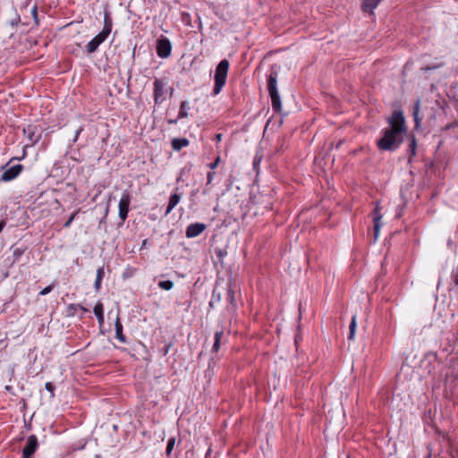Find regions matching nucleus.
Here are the masks:
<instances>
[{
    "instance_id": "nucleus-1",
    "label": "nucleus",
    "mask_w": 458,
    "mask_h": 458,
    "mask_svg": "<svg viewBox=\"0 0 458 458\" xmlns=\"http://www.w3.org/2000/svg\"><path fill=\"white\" fill-rule=\"evenodd\" d=\"M389 127L382 131V136L377 140V147L382 151H394L403 140L406 132L405 120L402 111L395 110L387 120Z\"/></svg>"
},
{
    "instance_id": "nucleus-2",
    "label": "nucleus",
    "mask_w": 458,
    "mask_h": 458,
    "mask_svg": "<svg viewBox=\"0 0 458 458\" xmlns=\"http://www.w3.org/2000/svg\"><path fill=\"white\" fill-rule=\"evenodd\" d=\"M113 28V21L108 12L104 13V26L102 30L95 36L86 46L88 53H94L98 47L106 40Z\"/></svg>"
},
{
    "instance_id": "nucleus-3",
    "label": "nucleus",
    "mask_w": 458,
    "mask_h": 458,
    "mask_svg": "<svg viewBox=\"0 0 458 458\" xmlns=\"http://www.w3.org/2000/svg\"><path fill=\"white\" fill-rule=\"evenodd\" d=\"M278 72L272 68L267 76V88L271 98V104L274 112L280 113L282 110V103L277 89Z\"/></svg>"
},
{
    "instance_id": "nucleus-4",
    "label": "nucleus",
    "mask_w": 458,
    "mask_h": 458,
    "mask_svg": "<svg viewBox=\"0 0 458 458\" xmlns=\"http://www.w3.org/2000/svg\"><path fill=\"white\" fill-rule=\"evenodd\" d=\"M228 68L229 62L226 59L222 60L218 64L214 75L215 85L212 92L213 96L218 95L224 88L226 81Z\"/></svg>"
},
{
    "instance_id": "nucleus-5",
    "label": "nucleus",
    "mask_w": 458,
    "mask_h": 458,
    "mask_svg": "<svg viewBox=\"0 0 458 458\" xmlns=\"http://www.w3.org/2000/svg\"><path fill=\"white\" fill-rule=\"evenodd\" d=\"M154 86V101L155 104L160 105L166 98V82L160 79H155Z\"/></svg>"
},
{
    "instance_id": "nucleus-6",
    "label": "nucleus",
    "mask_w": 458,
    "mask_h": 458,
    "mask_svg": "<svg viewBox=\"0 0 458 458\" xmlns=\"http://www.w3.org/2000/svg\"><path fill=\"white\" fill-rule=\"evenodd\" d=\"M131 203V195L127 191H124L122 194V197L119 201L118 208H119V217L122 222H124L127 218L129 207Z\"/></svg>"
},
{
    "instance_id": "nucleus-7",
    "label": "nucleus",
    "mask_w": 458,
    "mask_h": 458,
    "mask_svg": "<svg viewBox=\"0 0 458 458\" xmlns=\"http://www.w3.org/2000/svg\"><path fill=\"white\" fill-rule=\"evenodd\" d=\"M38 447V438L35 435L29 436L26 445L22 450L21 458H30Z\"/></svg>"
},
{
    "instance_id": "nucleus-8",
    "label": "nucleus",
    "mask_w": 458,
    "mask_h": 458,
    "mask_svg": "<svg viewBox=\"0 0 458 458\" xmlns=\"http://www.w3.org/2000/svg\"><path fill=\"white\" fill-rule=\"evenodd\" d=\"M171 43L167 38H162L157 41V54L161 58H166L171 55Z\"/></svg>"
},
{
    "instance_id": "nucleus-9",
    "label": "nucleus",
    "mask_w": 458,
    "mask_h": 458,
    "mask_svg": "<svg viewBox=\"0 0 458 458\" xmlns=\"http://www.w3.org/2000/svg\"><path fill=\"white\" fill-rule=\"evenodd\" d=\"M22 168L21 165H15L5 169L1 175V180L4 182H9L15 179L21 174Z\"/></svg>"
},
{
    "instance_id": "nucleus-10",
    "label": "nucleus",
    "mask_w": 458,
    "mask_h": 458,
    "mask_svg": "<svg viewBox=\"0 0 458 458\" xmlns=\"http://www.w3.org/2000/svg\"><path fill=\"white\" fill-rule=\"evenodd\" d=\"M206 227H207L206 225L203 223L191 224L186 228V232H185L186 237H188V238L197 237L205 231Z\"/></svg>"
},
{
    "instance_id": "nucleus-11",
    "label": "nucleus",
    "mask_w": 458,
    "mask_h": 458,
    "mask_svg": "<svg viewBox=\"0 0 458 458\" xmlns=\"http://www.w3.org/2000/svg\"><path fill=\"white\" fill-rule=\"evenodd\" d=\"M37 128L35 125L30 124L23 129V133L27 136L30 142L34 145L38 142L39 137H36Z\"/></svg>"
},
{
    "instance_id": "nucleus-12",
    "label": "nucleus",
    "mask_w": 458,
    "mask_h": 458,
    "mask_svg": "<svg viewBox=\"0 0 458 458\" xmlns=\"http://www.w3.org/2000/svg\"><path fill=\"white\" fill-rule=\"evenodd\" d=\"M181 200V195L178 193H174L169 198V202L165 210V215H168L180 202Z\"/></svg>"
},
{
    "instance_id": "nucleus-13",
    "label": "nucleus",
    "mask_w": 458,
    "mask_h": 458,
    "mask_svg": "<svg viewBox=\"0 0 458 458\" xmlns=\"http://www.w3.org/2000/svg\"><path fill=\"white\" fill-rule=\"evenodd\" d=\"M94 314L98 318L99 325L104 323V305L102 302L98 301L94 307Z\"/></svg>"
},
{
    "instance_id": "nucleus-14",
    "label": "nucleus",
    "mask_w": 458,
    "mask_h": 458,
    "mask_svg": "<svg viewBox=\"0 0 458 458\" xmlns=\"http://www.w3.org/2000/svg\"><path fill=\"white\" fill-rule=\"evenodd\" d=\"M381 0H363L362 10L364 12L372 13L377 8Z\"/></svg>"
},
{
    "instance_id": "nucleus-15",
    "label": "nucleus",
    "mask_w": 458,
    "mask_h": 458,
    "mask_svg": "<svg viewBox=\"0 0 458 458\" xmlns=\"http://www.w3.org/2000/svg\"><path fill=\"white\" fill-rule=\"evenodd\" d=\"M114 330H115L116 338L121 343H125L126 342V338H125V336L123 334V325H122L119 318H117L116 320H115Z\"/></svg>"
},
{
    "instance_id": "nucleus-16",
    "label": "nucleus",
    "mask_w": 458,
    "mask_h": 458,
    "mask_svg": "<svg viewBox=\"0 0 458 458\" xmlns=\"http://www.w3.org/2000/svg\"><path fill=\"white\" fill-rule=\"evenodd\" d=\"M189 145V140L185 138L174 139L172 141V147L174 150H180Z\"/></svg>"
},
{
    "instance_id": "nucleus-17",
    "label": "nucleus",
    "mask_w": 458,
    "mask_h": 458,
    "mask_svg": "<svg viewBox=\"0 0 458 458\" xmlns=\"http://www.w3.org/2000/svg\"><path fill=\"white\" fill-rule=\"evenodd\" d=\"M381 218H382V215H376L375 217H373L375 241L377 240L378 235H379V232H380V228H381V222H380Z\"/></svg>"
},
{
    "instance_id": "nucleus-18",
    "label": "nucleus",
    "mask_w": 458,
    "mask_h": 458,
    "mask_svg": "<svg viewBox=\"0 0 458 458\" xmlns=\"http://www.w3.org/2000/svg\"><path fill=\"white\" fill-rule=\"evenodd\" d=\"M104 274L105 273H104V268L103 267H99L97 270V276H96V280H95V283H94V287H95L96 291H98L100 289Z\"/></svg>"
},
{
    "instance_id": "nucleus-19",
    "label": "nucleus",
    "mask_w": 458,
    "mask_h": 458,
    "mask_svg": "<svg viewBox=\"0 0 458 458\" xmlns=\"http://www.w3.org/2000/svg\"><path fill=\"white\" fill-rule=\"evenodd\" d=\"M189 104L187 101H182L180 105L178 118L182 119L188 116Z\"/></svg>"
},
{
    "instance_id": "nucleus-20",
    "label": "nucleus",
    "mask_w": 458,
    "mask_h": 458,
    "mask_svg": "<svg viewBox=\"0 0 458 458\" xmlns=\"http://www.w3.org/2000/svg\"><path fill=\"white\" fill-rule=\"evenodd\" d=\"M77 310H81L83 311H87V310L83 306H81L80 304L72 303V304L68 305V307H67V310H66L67 316H73L76 313Z\"/></svg>"
},
{
    "instance_id": "nucleus-21",
    "label": "nucleus",
    "mask_w": 458,
    "mask_h": 458,
    "mask_svg": "<svg viewBox=\"0 0 458 458\" xmlns=\"http://www.w3.org/2000/svg\"><path fill=\"white\" fill-rule=\"evenodd\" d=\"M356 331V316H352L351 324L349 326V335L348 339L353 340Z\"/></svg>"
},
{
    "instance_id": "nucleus-22",
    "label": "nucleus",
    "mask_w": 458,
    "mask_h": 458,
    "mask_svg": "<svg viewBox=\"0 0 458 458\" xmlns=\"http://www.w3.org/2000/svg\"><path fill=\"white\" fill-rule=\"evenodd\" d=\"M416 148H417V141H416L415 137H412L409 143V151L411 153V156L409 157L410 162L411 160V157L416 155Z\"/></svg>"
},
{
    "instance_id": "nucleus-23",
    "label": "nucleus",
    "mask_w": 458,
    "mask_h": 458,
    "mask_svg": "<svg viewBox=\"0 0 458 458\" xmlns=\"http://www.w3.org/2000/svg\"><path fill=\"white\" fill-rule=\"evenodd\" d=\"M158 286L165 291H169L174 287V283L171 280L158 282Z\"/></svg>"
},
{
    "instance_id": "nucleus-24",
    "label": "nucleus",
    "mask_w": 458,
    "mask_h": 458,
    "mask_svg": "<svg viewBox=\"0 0 458 458\" xmlns=\"http://www.w3.org/2000/svg\"><path fill=\"white\" fill-rule=\"evenodd\" d=\"M222 335L223 333L222 332H216L215 334V343H214V345H213V350L215 352H217L218 349H219V346H220V341H221V338H222Z\"/></svg>"
},
{
    "instance_id": "nucleus-25",
    "label": "nucleus",
    "mask_w": 458,
    "mask_h": 458,
    "mask_svg": "<svg viewBox=\"0 0 458 458\" xmlns=\"http://www.w3.org/2000/svg\"><path fill=\"white\" fill-rule=\"evenodd\" d=\"M175 438L174 437H171L168 439V442H167V445H166V449H165V453L166 454L169 456L174 447V445H175Z\"/></svg>"
},
{
    "instance_id": "nucleus-26",
    "label": "nucleus",
    "mask_w": 458,
    "mask_h": 458,
    "mask_svg": "<svg viewBox=\"0 0 458 458\" xmlns=\"http://www.w3.org/2000/svg\"><path fill=\"white\" fill-rule=\"evenodd\" d=\"M23 253V250L20 249V248H16L13 250V262H16L18 261V259H20V257L22 255Z\"/></svg>"
},
{
    "instance_id": "nucleus-27",
    "label": "nucleus",
    "mask_w": 458,
    "mask_h": 458,
    "mask_svg": "<svg viewBox=\"0 0 458 458\" xmlns=\"http://www.w3.org/2000/svg\"><path fill=\"white\" fill-rule=\"evenodd\" d=\"M451 277L454 285L458 286V267L452 271Z\"/></svg>"
},
{
    "instance_id": "nucleus-28",
    "label": "nucleus",
    "mask_w": 458,
    "mask_h": 458,
    "mask_svg": "<svg viewBox=\"0 0 458 458\" xmlns=\"http://www.w3.org/2000/svg\"><path fill=\"white\" fill-rule=\"evenodd\" d=\"M54 286H55L54 284H50V285L45 287L44 289H42L39 292V295L44 296V295L48 294L54 289Z\"/></svg>"
},
{
    "instance_id": "nucleus-29",
    "label": "nucleus",
    "mask_w": 458,
    "mask_h": 458,
    "mask_svg": "<svg viewBox=\"0 0 458 458\" xmlns=\"http://www.w3.org/2000/svg\"><path fill=\"white\" fill-rule=\"evenodd\" d=\"M78 214V211L72 213L70 217L68 218V220L64 223V227H69L71 225V224L72 223V221L74 220L75 216H77Z\"/></svg>"
},
{
    "instance_id": "nucleus-30",
    "label": "nucleus",
    "mask_w": 458,
    "mask_h": 458,
    "mask_svg": "<svg viewBox=\"0 0 458 458\" xmlns=\"http://www.w3.org/2000/svg\"><path fill=\"white\" fill-rule=\"evenodd\" d=\"M45 388L51 394V396H54L55 386L51 382H47Z\"/></svg>"
},
{
    "instance_id": "nucleus-31",
    "label": "nucleus",
    "mask_w": 458,
    "mask_h": 458,
    "mask_svg": "<svg viewBox=\"0 0 458 458\" xmlns=\"http://www.w3.org/2000/svg\"><path fill=\"white\" fill-rule=\"evenodd\" d=\"M418 111H419V103H417L415 110L413 112V116H414V120H415L417 126L419 125V123H420V120L418 118Z\"/></svg>"
},
{
    "instance_id": "nucleus-32",
    "label": "nucleus",
    "mask_w": 458,
    "mask_h": 458,
    "mask_svg": "<svg viewBox=\"0 0 458 458\" xmlns=\"http://www.w3.org/2000/svg\"><path fill=\"white\" fill-rule=\"evenodd\" d=\"M220 162V157H217L215 162L208 165L210 169H215Z\"/></svg>"
},
{
    "instance_id": "nucleus-33",
    "label": "nucleus",
    "mask_w": 458,
    "mask_h": 458,
    "mask_svg": "<svg viewBox=\"0 0 458 458\" xmlns=\"http://www.w3.org/2000/svg\"><path fill=\"white\" fill-rule=\"evenodd\" d=\"M83 131V128L81 126L76 131H75V136H74V139H73V142H76L78 140V138H79V135L81 134V132Z\"/></svg>"
},
{
    "instance_id": "nucleus-34",
    "label": "nucleus",
    "mask_w": 458,
    "mask_h": 458,
    "mask_svg": "<svg viewBox=\"0 0 458 458\" xmlns=\"http://www.w3.org/2000/svg\"><path fill=\"white\" fill-rule=\"evenodd\" d=\"M214 175H215V173H213V172L208 173V183H210L213 181Z\"/></svg>"
},
{
    "instance_id": "nucleus-35",
    "label": "nucleus",
    "mask_w": 458,
    "mask_h": 458,
    "mask_svg": "<svg viewBox=\"0 0 458 458\" xmlns=\"http://www.w3.org/2000/svg\"><path fill=\"white\" fill-rule=\"evenodd\" d=\"M376 215H381L380 210H379V207H378V206H377V207L375 208V209H374V216H375Z\"/></svg>"
},
{
    "instance_id": "nucleus-36",
    "label": "nucleus",
    "mask_w": 458,
    "mask_h": 458,
    "mask_svg": "<svg viewBox=\"0 0 458 458\" xmlns=\"http://www.w3.org/2000/svg\"><path fill=\"white\" fill-rule=\"evenodd\" d=\"M456 455H458V452L456 450H452V452H451L452 458H455Z\"/></svg>"
},
{
    "instance_id": "nucleus-37",
    "label": "nucleus",
    "mask_w": 458,
    "mask_h": 458,
    "mask_svg": "<svg viewBox=\"0 0 458 458\" xmlns=\"http://www.w3.org/2000/svg\"><path fill=\"white\" fill-rule=\"evenodd\" d=\"M4 222H0V233L2 232V230L4 229Z\"/></svg>"
},
{
    "instance_id": "nucleus-38",
    "label": "nucleus",
    "mask_w": 458,
    "mask_h": 458,
    "mask_svg": "<svg viewBox=\"0 0 458 458\" xmlns=\"http://www.w3.org/2000/svg\"><path fill=\"white\" fill-rule=\"evenodd\" d=\"M233 292L231 290V301H230L231 306L233 305Z\"/></svg>"
},
{
    "instance_id": "nucleus-39",
    "label": "nucleus",
    "mask_w": 458,
    "mask_h": 458,
    "mask_svg": "<svg viewBox=\"0 0 458 458\" xmlns=\"http://www.w3.org/2000/svg\"><path fill=\"white\" fill-rule=\"evenodd\" d=\"M216 137V139H217L218 140H221V134H217Z\"/></svg>"
},
{
    "instance_id": "nucleus-40",
    "label": "nucleus",
    "mask_w": 458,
    "mask_h": 458,
    "mask_svg": "<svg viewBox=\"0 0 458 458\" xmlns=\"http://www.w3.org/2000/svg\"><path fill=\"white\" fill-rule=\"evenodd\" d=\"M429 69H430L429 67L421 68L422 71H428Z\"/></svg>"
},
{
    "instance_id": "nucleus-41",
    "label": "nucleus",
    "mask_w": 458,
    "mask_h": 458,
    "mask_svg": "<svg viewBox=\"0 0 458 458\" xmlns=\"http://www.w3.org/2000/svg\"><path fill=\"white\" fill-rule=\"evenodd\" d=\"M94 458H102L100 454H96Z\"/></svg>"
}]
</instances>
